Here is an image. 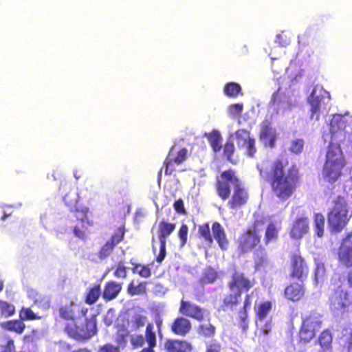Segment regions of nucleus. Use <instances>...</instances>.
<instances>
[{"mask_svg":"<svg viewBox=\"0 0 352 352\" xmlns=\"http://www.w3.org/2000/svg\"><path fill=\"white\" fill-rule=\"evenodd\" d=\"M287 165V160L280 158L272 162L269 171H266L263 166L257 165L261 176L269 183L274 195L284 201L292 196L300 178L298 166L292 164L285 172Z\"/></svg>","mask_w":352,"mask_h":352,"instance_id":"1","label":"nucleus"},{"mask_svg":"<svg viewBox=\"0 0 352 352\" xmlns=\"http://www.w3.org/2000/svg\"><path fill=\"white\" fill-rule=\"evenodd\" d=\"M346 160L340 145L330 143L327 147L322 174L325 182L333 184L343 175Z\"/></svg>","mask_w":352,"mask_h":352,"instance_id":"2","label":"nucleus"},{"mask_svg":"<svg viewBox=\"0 0 352 352\" xmlns=\"http://www.w3.org/2000/svg\"><path fill=\"white\" fill-rule=\"evenodd\" d=\"M88 311L89 309L85 307H81L78 310V317L85 318L84 322L80 326L74 322L65 324L64 331L69 338L83 342L96 334V316L94 315L90 318H86Z\"/></svg>","mask_w":352,"mask_h":352,"instance_id":"3","label":"nucleus"},{"mask_svg":"<svg viewBox=\"0 0 352 352\" xmlns=\"http://www.w3.org/2000/svg\"><path fill=\"white\" fill-rule=\"evenodd\" d=\"M266 223V217L254 215L252 223L247 228L238 239V250L241 254L250 252L256 247L260 246L261 241L260 233Z\"/></svg>","mask_w":352,"mask_h":352,"instance_id":"4","label":"nucleus"},{"mask_svg":"<svg viewBox=\"0 0 352 352\" xmlns=\"http://www.w3.org/2000/svg\"><path fill=\"white\" fill-rule=\"evenodd\" d=\"M322 324V315L316 311H311L302 319L298 333V343L303 345L309 343L316 337Z\"/></svg>","mask_w":352,"mask_h":352,"instance_id":"5","label":"nucleus"},{"mask_svg":"<svg viewBox=\"0 0 352 352\" xmlns=\"http://www.w3.org/2000/svg\"><path fill=\"white\" fill-rule=\"evenodd\" d=\"M333 204V208L328 214V223L332 230L340 232L348 221L346 204L341 196L337 197Z\"/></svg>","mask_w":352,"mask_h":352,"instance_id":"6","label":"nucleus"},{"mask_svg":"<svg viewBox=\"0 0 352 352\" xmlns=\"http://www.w3.org/2000/svg\"><path fill=\"white\" fill-rule=\"evenodd\" d=\"M351 303L349 292L341 285L335 289L329 298V308L333 312L344 314Z\"/></svg>","mask_w":352,"mask_h":352,"instance_id":"7","label":"nucleus"},{"mask_svg":"<svg viewBox=\"0 0 352 352\" xmlns=\"http://www.w3.org/2000/svg\"><path fill=\"white\" fill-rule=\"evenodd\" d=\"M70 212L73 213L74 217L77 221L82 223V228L78 226L74 227L73 232L74 235L80 239H85L86 238L85 230L87 226L92 227L94 225L93 219L89 217V208L77 205L73 209H71Z\"/></svg>","mask_w":352,"mask_h":352,"instance_id":"8","label":"nucleus"},{"mask_svg":"<svg viewBox=\"0 0 352 352\" xmlns=\"http://www.w3.org/2000/svg\"><path fill=\"white\" fill-rule=\"evenodd\" d=\"M188 158V150L186 148L175 151L172 146L164 161L165 175H170L176 170V166L181 165Z\"/></svg>","mask_w":352,"mask_h":352,"instance_id":"9","label":"nucleus"},{"mask_svg":"<svg viewBox=\"0 0 352 352\" xmlns=\"http://www.w3.org/2000/svg\"><path fill=\"white\" fill-rule=\"evenodd\" d=\"M175 229V223L162 220L158 226V239L160 243V252L156 257V261L161 263L166 256V239Z\"/></svg>","mask_w":352,"mask_h":352,"instance_id":"10","label":"nucleus"},{"mask_svg":"<svg viewBox=\"0 0 352 352\" xmlns=\"http://www.w3.org/2000/svg\"><path fill=\"white\" fill-rule=\"evenodd\" d=\"M125 232L124 225L118 228L111 238L106 241L98 251V257L103 259L109 256L113 252L115 247L124 239Z\"/></svg>","mask_w":352,"mask_h":352,"instance_id":"11","label":"nucleus"},{"mask_svg":"<svg viewBox=\"0 0 352 352\" xmlns=\"http://www.w3.org/2000/svg\"><path fill=\"white\" fill-rule=\"evenodd\" d=\"M309 273V267L305 258L299 253L293 254L291 256L290 276L302 280Z\"/></svg>","mask_w":352,"mask_h":352,"instance_id":"12","label":"nucleus"},{"mask_svg":"<svg viewBox=\"0 0 352 352\" xmlns=\"http://www.w3.org/2000/svg\"><path fill=\"white\" fill-rule=\"evenodd\" d=\"M258 137L265 147L273 148L276 146L277 133L270 121L265 120L261 123Z\"/></svg>","mask_w":352,"mask_h":352,"instance_id":"13","label":"nucleus"},{"mask_svg":"<svg viewBox=\"0 0 352 352\" xmlns=\"http://www.w3.org/2000/svg\"><path fill=\"white\" fill-rule=\"evenodd\" d=\"M230 184L233 186V188L243 184L232 169L221 173V198L223 199H226L230 196Z\"/></svg>","mask_w":352,"mask_h":352,"instance_id":"14","label":"nucleus"},{"mask_svg":"<svg viewBox=\"0 0 352 352\" xmlns=\"http://www.w3.org/2000/svg\"><path fill=\"white\" fill-rule=\"evenodd\" d=\"M256 283L254 278L250 279L245 276L243 272H235L231 277L228 283L229 288L231 290L236 289L237 291L248 292Z\"/></svg>","mask_w":352,"mask_h":352,"instance_id":"15","label":"nucleus"},{"mask_svg":"<svg viewBox=\"0 0 352 352\" xmlns=\"http://www.w3.org/2000/svg\"><path fill=\"white\" fill-rule=\"evenodd\" d=\"M179 313L184 316L202 321L204 318V310L199 306L190 301L181 300Z\"/></svg>","mask_w":352,"mask_h":352,"instance_id":"16","label":"nucleus"},{"mask_svg":"<svg viewBox=\"0 0 352 352\" xmlns=\"http://www.w3.org/2000/svg\"><path fill=\"white\" fill-rule=\"evenodd\" d=\"M235 134L238 147L241 148L245 145L247 155L250 157H254L257 151L256 140L250 136V131L246 129H239Z\"/></svg>","mask_w":352,"mask_h":352,"instance_id":"17","label":"nucleus"},{"mask_svg":"<svg viewBox=\"0 0 352 352\" xmlns=\"http://www.w3.org/2000/svg\"><path fill=\"white\" fill-rule=\"evenodd\" d=\"M212 232L211 233L208 223L199 226V237L202 239L208 244H211L213 241V239H214L220 245V223L214 222L212 224Z\"/></svg>","mask_w":352,"mask_h":352,"instance_id":"18","label":"nucleus"},{"mask_svg":"<svg viewBox=\"0 0 352 352\" xmlns=\"http://www.w3.org/2000/svg\"><path fill=\"white\" fill-rule=\"evenodd\" d=\"M169 329L173 334L185 337L191 331L192 323L187 318L178 316L173 320Z\"/></svg>","mask_w":352,"mask_h":352,"instance_id":"19","label":"nucleus"},{"mask_svg":"<svg viewBox=\"0 0 352 352\" xmlns=\"http://www.w3.org/2000/svg\"><path fill=\"white\" fill-rule=\"evenodd\" d=\"M166 352H192V344L184 339L168 338L164 343Z\"/></svg>","mask_w":352,"mask_h":352,"instance_id":"20","label":"nucleus"},{"mask_svg":"<svg viewBox=\"0 0 352 352\" xmlns=\"http://www.w3.org/2000/svg\"><path fill=\"white\" fill-rule=\"evenodd\" d=\"M248 199V192L242 184L234 188L233 194L228 204L231 209H236L245 205Z\"/></svg>","mask_w":352,"mask_h":352,"instance_id":"21","label":"nucleus"},{"mask_svg":"<svg viewBox=\"0 0 352 352\" xmlns=\"http://www.w3.org/2000/svg\"><path fill=\"white\" fill-rule=\"evenodd\" d=\"M309 220L305 217H298L292 223L289 235L292 239H300L309 231Z\"/></svg>","mask_w":352,"mask_h":352,"instance_id":"22","label":"nucleus"},{"mask_svg":"<svg viewBox=\"0 0 352 352\" xmlns=\"http://www.w3.org/2000/svg\"><path fill=\"white\" fill-rule=\"evenodd\" d=\"M122 289V283L115 280H109L104 285L102 292V296L106 301H111L118 297Z\"/></svg>","mask_w":352,"mask_h":352,"instance_id":"23","label":"nucleus"},{"mask_svg":"<svg viewBox=\"0 0 352 352\" xmlns=\"http://www.w3.org/2000/svg\"><path fill=\"white\" fill-rule=\"evenodd\" d=\"M252 305V295L246 294L244 298L243 307L238 312V323L243 331L248 329L249 320L248 311Z\"/></svg>","mask_w":352,"mask_h":352,"instance_id":"24","label":"nucleus"},{"mask_svg":"<svg viewBox=\"0 0 352 352\" xmlns=\"http://www.w3.org/2000/svg\"><path fill=\"white\" fill-rule=\"evenodd\" d=\"M305 294L303 285L297 283H290L284 291V295L289 300L296 302L300 300Z\"/></svg>","mask_w":352,"mask_h":352,"instance_id":"25","label":"nucleus"},{"mask_svg":"<svg viewBox=\"0 0 352 352\" xmlns=\"http://www.w3.org/2000/svg\"><path fill=\"white\" fill-rule=\"evenodd\" d=\"M338 261L346 268L352 267V246L342 245L338 250Z\"/></svg>","mask_w":352,"mask_h":352,"instance_id":"26","label":"nucleus"},{"mask_svg":"<svg viewBox=\"0 0 352 352\" xmlns=\"http://www.w3.org/2000/svg\"><path fill=\"white\" fill-rule=\"evenodd\" d=\"M322 99V98L316 96V91L313 90L307 100L311 107V118H314L315 117L316 120H319Z\"/></svg>","mask_w":352,"mask_h":352,"instance_id":"27","label":"nucleus"},{"mask_svg":"<svg viewBox=\"0 0 352 352\" xmlns=\"http://www.w3.org/2000/svg\"><path fill=\"white\" fill-rule=\"evenodd\" d=\"M272 302L270 300L263 301L254 307L256 320L263 321L272 309Z\"/></svg>","mask_w":352,"mask_h":352,"instance_id":"28","label":"nucleus"},{"mask_svg":"<svg viewBox=\"0 0 352 352\" xmlns=\"http://www.w3.org/2000/svg\"><path fill=\"white\" fill-rule=\"evenodd\" d=\"M280 228L273 222H270L265 228L264 234V243L267 245L272 241H276L278 239V234Z\"/></svg>","mask_w":352,"mask_h":352,"instance_id":"29","label":"nucleus"},{"mask_svg":"<svg viewBox=\"0 0 352 352\" xmlns=\"http://www.w3.org/2000/svg\"><path fill=\"white\" fill-rule=\"evenodd\" d=\"M1 327L6 331L14 332L17 334H21L25 328L24 322L20 319L10 320L2 322Z\"/></svg>","mask_w":352,"mask_h":352,"instance_id":"30","label":"nucleus"},{"mask_svg":"<svg viewBox=\"0 0 352 352\" xmlns=\"http://www.w3.org/2000/svg\"><path fill=\"white\" fill-rule=\"evenodd\" d=\"M101 294L100 285L95 284L87 289L85 302L88 305H93L99 299Z\"/></svg>","mask_w":352,"mask_h":352,"instance_id":"31","label":"nucleus"},{"mask_svg":"<svg viewBox=\"0 0 352 352\" xmlns=\"http://www.w3.org/2000/svg\"><path fill=\"white\" fill-rule=\"evenodd\" d=\"M333 337L329 329L323 330L318 336V342L323 351H330L332 348Z\"/></svg>","mask_w":352,"mask_h":352,"instance_id":"32","label":"nucleus"},{"mask_svg":"<svg viewBox=\"0 0 352 352\" xmlns=\"http://www.w3.org/2000/svg\"><path fill=\"white\" fill-rule=\"evenodd\" d=\"M146 281H141L135 285L134 280H131L127 286V293L131 296L144 295L146 294Z\"/></svg>","mask_w":352,"mask_h":352,"instance_id":"33","label":"nucleus"},{"mask_svg":"<svg viewBox=\"0 0 352 352\" xmlns=\"http://www.w3.org/2000/svg\"><path fill=\"white\" fill-rule=\"evenodd\" d=\"M254 267L256 270H260L267 263V253L265 248L259 246L254 252Z\"/></svg>","mask_w":352,"mask_h":352,"instance_id":"34","label":"nucleus"},{"mask_svg":"<svg viewBox=\"0 0 352 352\" xmlns=\"http://www.w3.org/2000/svg\"><path fill=\"white\" fill-rule=\"evenodd\" d=\"M225 94L232 98H236L239 96H242V89L239 83L231 82H228L223 87Z\"/></svg>","mask_w":352,"mask_h":352,"instance_id":"35","label":"nucleus"},{"mask_svg":"<svg viewBox=\"0 0 352 352\" xmlns=\"http://www.w3.org/2000/svg\"><path fill=\"white\" fill-rule=\"evenodd\" d=\"M241 296V291H237L234 294H229L226 295L223 299V309H233L239 304V299Z\"/></svg>","mask_w":352,"mask_h":352,"instance_id":"36","label":"nucleus"},{"mask_svg":"<svg viewBox=\"0 0 352 352\" xmlns=\"http://www.w3.org/2000/svg\"><path fill=\"white\" fill-rule=\"evenodd\" d=\"M144 340L148 346L155 347L157 346V336L152 323H148L144 333Z\"/></svg>","mask_w":352,"mask_h":352,"instance_id":"37","label":"nucleus"},{"mask_svg":"<svg viewBox=\"0 0 352 352\" xmlns=\"http://www.w3.org/2000/svg\"><path fill=\"white\" fill-rule=\"evenodd\" d=\"M59 316L65 320L75 321L76 316L75 311L71 305H65L61 306L58 309Z\"/></svg>","mask_w":352,"mask_h":352,"instance_id":"38","label":"nucleus"},{"mask_svg":"<svg viewBox=\"0 0 352 352\" xmlns=\"http://www.w3.org/2000/svg\"><path fill=\"white\" fill-rule=\"evenodd\" d=\"M324 217L321 213H316L314 215V231L316 234L322 237L324 231Z\"/></svg>","mask_w":352,"mask_h":352,"instance_id":"39","label":"nucleus"},{"mask_svg":"<svg viewBox=\"0 0 352 352\" xmlns=\"http://www.w3.org/2000/svg\"><path fill=\"white\" fill-rule=\"evenodd\" d=\"M14 313L15 307L12 304L0 300V319L12 316Z\"/></svg>","mask_w":352,"mask_h":352,"instance_id":"40","label":"nucleus"},{"mask_svg":"<svg viewBox=\"0 0 352 352\" xmlns=\"http://www.w3.org/2000/svg\"><path fill=\"white\" fill-rule=\"evenodd\" d=\"M132 272L134 274H138L142 278H147L151 276V270L146 265L140 263H133Z\"/></svg>","mask_w":352,"mask_h":352,"instance_id":"41","label":"nucleus"},{"mask_svg":"<svg viewBox=\"0 0 352 352\" xmlns=\"http://www.w3.org/2000/svg\"><path fill=\"white\" fill-rule=\"evenodd\" d=\"M243 110V104L238 102L230 104L226 109V113L230 118L234 119L241 116Z\"/></svg>","mask_w":352,"mask_h":352,"instance_id":"42","label":"nucleus"},{"mask_svg":"<svg viewBox=\"0 0 352 352\" xmlns=\"http://www.w3.org/2000/svg\"><path fill=\"white\" fill-rule=\"evenodd\" d=\"M210 143L211 146L212 147L214 152L219 151L220 150V133L219 131L214 130L211 133L205 135Z\"/></svg>","mask_w":352,"mask_h":352,"instance_id":"43","label":"nucleus"},{"mask_svg":"<svg viewBox=\"0 0 352 352\" xmlns=\"http://www.w3.org/2000/svg\"><path fill=\"white\" fill-rule=\"evenodd\" d=\"M217 278L216 272L211 267H207L204 270L200 278L202 284L212 283Z\"/></svg>","mask_w":352,"mask_h":352,"instance_id":"44","label":"nucleus"},{"mask_svg":"<svg viewBox=\"0 0 352 352\" xmlns=\"http://www.w3.org/2000/svg\"><path fill=\"white\" fill-rule=\"evenodd\" d=\"M197 332L205 337H211L215 333V328L210 324H201L199 325Z\"/></svg>","mask_w":352,"mask_h":352,"instance_id":"45","label":"nucleus"},{"mask_svg":"<svg viewBox=\"0 0 352 352\" xmlns=\"http://www.w3.org/2000/svg\"><path fill=\"white\" fill-rule=\"evenodd\" d=\"M113 276L117 278L124 279L127 276V267L123 261L118 262L116 265Z\"/></svg>","mask_w":352,"mask_h":352,"instance_id":"46","label":"nucleus"},{"mask_svg":"<svg viewBox=\"0 0 352 352\" xmlns=\"http://www.w3.org/2000/svg\"><path fill=\"white\" fill-rule=\"evenodd\" d=\"M63 201L69 208L70 210L78 205V199L74 192L66 194L63 197Z\"/></svg>","mask_w":352,"mask_h":352,"instance_id":"47","label":"nucleus"},{"mask_svg":"<svg viewBox=\"0 0 352 352\" xmlns=\"http://www.w3.org/2000/svg\"><path fill=\"white\" fill-rule=\"evenodd\" d=\"M304 147V140L302 139H296L291 142L289 151L295 154L300 153Z\"/></svg>","mask_w":352,"mask_h":352,"instance_id":"48","label":"nucleus"},{"mask_svg":"<svg viewBox=\"0 0 352 352\" xmlns=\"http://www.w3.org/2000/svg\"><path fill=\"white\" fill-rule=\"evenodd\" d=\"M146 317L141 314H135L132 318V325L135 329H138L144 326Z\"/></svg>","mask_w":352,"mask_h":352,"instance_id":"49","label":"nucleus"},{"mask_svg":"<svg viewBox=\"0 0 352 352\" xmlns=\"http://www.w3.org/2000/svg\"><path fill=\"white\" fill-rule=\"evenodd\" d=\"M234 152V145L233 143V141L231 140H229L224 146L223 153L224 155L227 157V159L231 162L232 163L234 164V162L231 158L232 154Z\"/></svg>","mask_w":352,"mask_h":352,"instance_id":"50","label":"nucleus"},{"mask_svg":"<svg viewBox=\"0 0 352 352\" xmlns=\"http://www.w3.org/2000/svg\"><path fill=\"white\" fill-rule=\"evenodd\" d=\"M144 338L142 334L133 335L131 336V344L133 349L142 347L144 344Z\"/></svg>","mask_w":352,"mask_h":352,"instance_id":"51","label":"nucleus"},{"mask_svg":"<svg viewBox=\"0 0 352 352\" xmlns=\"http://www.w3.org/2000/svg\"><path fill=\"white\" fill-rule=\"evenodd\" d=\"M188 228L187 225L182 224L179 230L178 236L181 241V245H184L187 242Z\"/></svg>","mask_w":352,"mask_h":352,"instance_id":"52","label":"nucleus"},{"mask_svg":"<svg viewBox=\"0 0 352 352\" xmlns=\"http://www.w3.org/2000/svg\"><path fill=\"white\" fill-rule=\"evenodd\" d=\"M20 318L22 321L23 320H30L36 319V316L30 308H27L20 312Z\"/></svg>","mask_w":352,"mask_h":352,"instance_id":"53","label":"nucleus"},{"mask_svg":"<svg viewBox=\"0 0 352 352\" xmlns=\"http://www.w3.org/2000/svg\"><path fill=\"white\" fill-rule=\"evenodd\" d=\"M120 346L111 344H105L99 347L98 352H120Z\"/></svg>","mask_w":352,"mask_h":352,"instance_id":"54","label":"nucleus"},{"mask_svg":"<svg viewBox=\"0 0 352 352\" xmlns=\"http://www.w3.org/2000/svg\"><path fill=\"white\" fill-rule=\"evenodd\" d=\"M173 207L175 211L179 214H185L186 213L184 201L182 199L176 200L173 204Z\"/></svg>","mask_w":352,"mask_h":352,"instance_id":"55","label":"nucleus"},{"mask_svg":"<svg viewBox=\"0 0 352 352\" xmlns=\"http://www.w3.org/2000/svg\"><path fill=\"white\" fill-rule=\"evenodd\" d=\"M0 352H16L14 341L8 340L6 344L1 346Z\"/></svg>","mask_w":352,"mask_h":352,"instance_id":"56","label":"nucleus"},{"mask_svg":"<svg viewBox=\"0 0 352 352\" xmlns=\"http://www.w3.org/2000/svg\"><path fill=\"white\" fill-rule=\"evenodd\" d=\"M206 352H219V346L218 344H210Z\"/></svg>","mask_w":352,"mask_h":352,"instance_id":"57","label":"nucleus"},{"mask_svg":"<svg viewBox=\"0 0 352 352\" xmlns=\"http://www.w3.org/2000/svg\"><path fill=\"white\" fill-rule=\"evenodd\" d=\"M221 249L223 250V249L226 248V246L228 245V242L226 239L225 232L222 229H221Z\"/></svg>","mask_w":352,"mask_h":352,"instance_id":"58","label":"nucleus"},{"mask_svg":"<svg viewBox=\"0 0 352 352\" xmlns=\"http://www.w3.org/2000/svg\"><path fill=\"white\" fill-rule=\"evenodd\" d=\"M117 342L119 344V346H125L126 340V336L124 334H122L119 336Z\"/></svg>","mask_w":352,"mask_h":352,"instance_id":"59","label":"nucleus"},{"mask_svg":"<svg viewBox=\"0 0 352 352\" xmlns=\"http://www.w3.org/2000/svg\"><path fill=\"white\" fill-rule=\"evenodd\" d=\"M277 96H278V93H274L272 96V101H271V104L272 106H277L278 107V104H279V101L277 100Z\"/></svg>","mask_w":352,"mask_h":352,"instance_id":"60","label":"nucleus"},{"mask_svg":"<svg viewBox=\"0 0 352 352\" xmlns=\"http://www.w3.org/2000/svg\"><path fill=\"white\" fill-rule=\"evenodd\" d=\"M347 350L348 352H352V331L347 341Z\"/></svg>","mask_w":352,"mask_h":352,"instance_id":"61","label":"nucleus"},{"mask_svg":"<svg viewBox=\"0 0 352 352\" xmlns=\"http://www.w3.org/2000/svg\"><path fill=\"white\" fill-rule=\"evenodd\" d=\"M346 280L349 287L352 289V270L348 272L346 275Z\"/></svg>","mask_w":352,"mask_h":352,"instance_id":"62","label":"nucleus"},{"mask_svg":"<svg viewBox=\"0 0 352 352\" xmlns=\"http://www.w3.org/2000/svg\"><path fill=\"white\" fill-rule=\"evenodd\" d=\"M153 346H148L147 347L143 348L140 352H155Z\"/></svg>","mask_w":352,"mask_h":352,"instance_id":"63","label":"nucleus"},{"mask_svg":"<svg viewBox=\"0 0 352 352\" xmlns=\"http://www.w3.org/2000/svg\"><path fill=\"white\" fill-rule=\"evenodd\" d=\"M71 352H91V350L88 349L87 348H80L78 349L73 350Z\"/></svg>","mask_w":352,"mask_h":352,"instance_id":"64","label":"nucleus"}]
</instances>
